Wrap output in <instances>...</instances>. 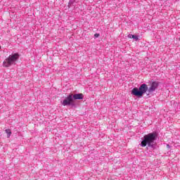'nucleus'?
Masks as SVG:
<instances>
[{"label":"nucleus","mask_w":180,"mask_h":180,"mask_svg":"<svg viewBox=\"0 0 180 180\" xmlns=\"http://www.w3.org/2000/svg\"><path fill=\"white\" fill-rule=\"evenodd\" d=\"M128 37L129 39H133V34H129Z\"/></svg>","instance_id":"obj_10"},{"label":"nucleus","mask_w":180,"mask_h":180,"mask_svg":"<svg viewBox=\"0 0 180 180\" xmlns=\"http://www.w3.org/2000/svg\"><path fill=\"white\" fill-rule=\"evenodd\" d=\"M73 99H84V94H77L72 96Z\"/></svg>","instance_id":"obj_6"},{"label":"nucleus","mask_w":180,"mask_h":180,"mask_svg":"<svg viewBox=\"0 0 180 180\" xmlns=\"http://www.w3.org/2000/svg\"><path fill=\"white\" fill-rule=\"evenodd\" d=\"M132 39H134L135 40H139V37H137V35H132Z\"/></svg>","instance_id":"obj_8"},{"label":"nucleus","mask_w":180,"mask_h":180,"mask_svg":"<svg viewBox=\"0 0 180 180\" xmlns=\"http://www.w3.org/2000/svg\"><path fill=\"white\" fill-rule=\"evenodd\" d=\"M5 131L7 134L8 139H9V137H11V134H12V131H11L10 129H6Z\"/></svg>","instance_id":"obj_7"},{"label":"nucleus","mask_w":180,"mask_h":180,"mask_svg":"<svg viewBox=\"0 0 180 180\" xmlns=\"http://www.w3.org/2000/svg\"><path fill=\"white\" fill-rule=\"evenodd\" d=\"M0 49H1V46H0Z\"/></svg>","instance_id":"obj_11"},{"label":"nucleus","mask_w":180,"mask_h":180,"mask_svg":"<svg viewBox=\"0 0 180 180\" xmlns=\"http://www.w3.org/2000/svg\"><path fill=\"white\" fill-rule=\"evenodd\" d=\"M147 91H148V86H147L146 84H142L139 89L137 87L134 88L131 90V94L134 95V96L141 98V96H143V95H144Z\"/></svg>","instance_id":"obj_2"},{"label":"nucleus","mask_w":180,"mask_h":180,"mask_svg":"<svg viewBox=\"0 0 180 180\" xmlns=\"http://www.w3.org/2000/svg\"><path fill=\"white\" fill-rule=\"evenodd\" d=\"M63 106H70L71 105H74V98H72V94H69L68 97H66L63 101L62 102Z\"/></svg>","instance_id":"obj_4"},{"label":"nucleus","mask_w":180,"mask_h":180,"mask_svg":"<svg viewBox=\"0 0 180 180\" xmlns=\"http://www.w3.org/2000/svg\"><path fill=\"white\" fill-rule=\"evenodd\" d=\"M99 36H100V34H98V33H96V34H94V37H95L96 39L98 38V37H99Z\"/></svg>","instance_id":"obj_9"},{"label":"nucleus","mask_w":180,"mask_h":180,"mask_svg":"<svg viewBox=\"0 0 180 180\" xmlns=\"http://www.w3.org/2000/svg\"><path fill=\"white\" fill-rule=\"evenodd\" d=\"M18 60H19V53H13L6 58L3 63V65L8 68V67H11V65L15 64Z\"/></svg>","instance_id":"obj_3"},{"label":"nucleus","mask_w":180,"mask_h":180,"mask_svg":"<svg viewBox=\"0 0 180 180\" xmlns=\"http://www.w3.org/2000/svg\"><path fill=\"white\" fill-rule=\"evenodd\" d=\"M157 139V134L155 133H150L143 136V140L141 141V144L142 147L153 146L154 141Z\"/></svg>","instance_id":"obj_1"},{"label":"nucleus","mask_w":180,"mask_h":180,"mask_svg":"<svg viewBox=\"0 0 180 180\" xmlns=\"http://www.w3.org/2000/svg\"><path fill=\"white\" fill-rule=\"evenodd\" d=\"M158 87V83L153 82L150 88L148 89V92L151 93V92H154V91H155V89H157V88Z\"/></svg>","instance_id":"obj_5"}]
</instances>
